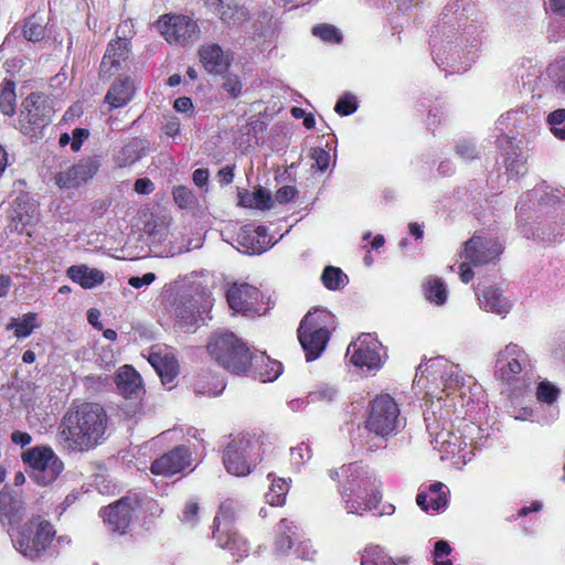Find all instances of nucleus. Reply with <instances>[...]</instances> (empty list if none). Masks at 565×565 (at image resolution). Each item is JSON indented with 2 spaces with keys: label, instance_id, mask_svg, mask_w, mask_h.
Wrapping results in <instances>:
<instances>
[{
  "label": "nucleus",
  "instance_id": "f8f14e48",
  "mask_svg": "<svg viewBox=\"0 0 565 565\" xmlns=\"http://www.w3.org/2000/svg\"><path fill=\"white\" fill-rule=\"evenodd\" d=\"M529 366L530 360L524 349L519 344L509 343L497 353L494 375L502 383L513 385Z\"/></svg>",
  "mask_w": 565,
  "mask_h": 565
},
{
  "label": "nucleus",
  "instance_id": "0e129e2a",
  "mask_svg": "<svg viewBox=\"0 0 565 565\" xmlns=\"http://www.w3.org/2000/svg\"><path fill=\"white\" fill-rule=\"evenodd\" d=\"M297 194V190L296 188L291 186V185H285V186H281L275 194V200L280 203V204H285V203H288L290 202L291 200H294V198L296 196Z\"/></svg>",
  "mask_w": 565,
  "mask_h": 565
},
{
  "label": "nucleus",
  "instance_id": "5701e85b",
  "mask_svg": "<svg viewBox=\"0 0 565 565\" xmlns=\"http://www.w3.org/2000/svg\"><path fill=\"white\" fill-rule=\"evenodd\" d=\"M25 512L24 501L21 495L13 494L11 491L3 489L0 491V522L8 526V532L15 531L21 526Z\"/></svg>",
  "mask_w": 565,
  "mask_h": 565
},
{
  "label": "nucleus",
  "instance_id": "680f3d73",
  "mask_svg": "<svg viewBox=\"0 0 565 565\" xmlns=\"http://www.w3.org/2000/svg\"><path fill=\"white\" fill-rule=\"evenodd\" d=\"M456 153L463 160H471L477 157V149L473 142L461 140L456 146Z\"/></svg>",
  "mask_w": 565,
  "mask_h": 565
},
{
  "label": "nucleus",
  "instance_id": "2f4dec72",
  "mask_svg": "<svg viewBox=\"0 0 565 565\" xmlns=\"http://www.w3.org/2000/svg\"><path fill=\"white\" fill-rule=\"evenodd\" d=\"M67 276L81 287L92 289L105 280L102 270L87 265H74L67 269Z\"/></svg>",
  "mask_w": 565,
  "mask_h": 565
},
{
  "label": "nucleus",
  "instance_id": "c9c22d12",
  "mask_svg": "<svg viewBox=\"0 0 565 565\" xmlns=\"http://www.w3.org/2000/svg\"><path fill=\"white\" fill-rule=\"evenodd\" d=\"M270 480V487L266 493V500L271 507H280L286 501L291 479L276 478L273 473L267 477Z\"/></svg>",
  "mask_w": 565,
  "mask_h": 565
},
{
  "label": "nucleus",
  "instance_id": "09e8293b",
  "mask_svg": "<svg viewBox=\"0 0 565 565\" xmlns=\"http://www.w3.org/2000/svg\"><path fill=\"white\" fill-rule=\"evenodd\" d=\"M312 457L311 449L308 444L300 443L299 445L290 448V465L295 471H300Z\"/></svg>",
  "mask_w": 565,
  "mask_h": 565
},
{
  "label": "nucleus",
  "instance_id": "79ce46f5",
  "mask_svg": "<svg viewBox=\"0 0 565 565\" xmlns=\"http://www.w3.org/2000/svg\"><path fill=\"white\" fill-rule=\"evenodd\" d=\"M424 289L426 298L431 303L441 306L446 302L448 292L441 279L436 277H429L424 285Z\"/></svg>",
  "mask_w": 565,
  "mask_h": 565
},
{
  "label": "nucleus",
  "instance_id": "37998d69",
  "mask_svg": "<svg viewBox=\"0 0 565 565\" xmlns=\"http://www.w3.org/2000/svg\"><path fill=\"white\" fill-rule=\"evenodd\" d=\"M323 286L329 290H339L349 282L348 276L341 268L327 266L321 275Z\"/></svg>",
  "mask_w": 565,
  "mask_h": 565
},
{
  "label": "nucleus",
  "instance_id": "ddd939ff",
  "mask_svg": "<svg viewBox=\"0 0 565 565\" xmlns=\"http://www.w3.org/2000/svg\"><path fill=\"white\" fill-rule=\"evenodd\" d=\"M328 475L339 483L338 491L343 490L348 486L358 492H379L375 476L369 467L361 462H352L343 465L338 469H330Z\"/></svg>",
  "mask_w": 565,
  "mask_h": 565
},
{
  "label": "nucleus",
  "instance_id": "7ed1b4c3",
  "mask_svg": "<svg viewBox=\"0 0 565 565\" xmlns=\"http://www.w3.org/2000/svg\"><path fill=\"white\" fill-rule=\"evenodd\" d=\"M480 43L479 25L468 20L463 13L449 20L444 25L440 38L433 41V52L438 64L456 67L463 64L467 67L472 61L471 49Z\"/></svg>",
  "mask_w": 565,
  "mask_h": 565
},
{
  "label": "nucleus",
  "instance_id": "603ef678",
  "mask_svg": "<svg viewBox=\"0 0 565 565\" xmlns=\"http://www.w3.org/2000/svg\"><path fill=\"white\" fill-rule=\"evenodd\" d=\"M552 134L559 140H565V109H556L547 117Z\"/></svg>",
  "mask_w": 565,
  "mask_h": 565
},
{
  "label": "nucleus",
  "instance_id": "a211bd4d",
  "mask_svg": "<svg viewBox=\"0 0 565 565\" xmlns=\"http://www.w3.org/2000/svg\"><path fill=\"white\" fill-rule=\"evenodd\" d=\"M99 168L97 158L88 157L55 175V183L61 189H73L90 180Z\"/></svg>",
  "mask_w": 565,
  "mask_h": 565
},
{
  "label": "nucleus",
  "instance_id": "20e7f679",
  "mask_svg": "<svg viewBox=\"0 0 565 565\" xmlns=\"http://www.w3.org/2000/svg\"><path fill=\"white\" fill-rule=\"evenodd\" d=\"M206 348L211 358L233 374H246L252 367L253 356L248 347L233 332H215Z\"/></svg>",
  "mask_w": 565,
  "mask_h": 565
},
{
  "label": "nucleus",
  "instance_id": "2eb2a0df",
  "mask_svg": "<svg viewBox=\"0 0 565 565\" xmlns=\"http://www.w3.org/2000/svg\"><path fill=\"white\" fill-rule=\"evenodd\" d=\"M131 28L130 20H126L118 25V38L108 44L100 63V74L103 76L110 77L126 65L130 53L128 35L131 33Z\"/></svg>",
  "mask_w": 565,
  "mask_h": 565
},
{
  "label": "nucleus",
  "instance_id": "aec40b11",
  "mask_svg": "<svg viewBox=\"0 0 565 565\" xmlns=\"http://www.w3.org/2000/svg\"><path fill=\"white\" fill-rule=\"evenodd\" d=\"M137 502L130 498H122L116 503L104 508L100 515L110 531L125 533L128 529Z\"/></svg>",
  "mask_w": 565,
  "mask_h": 565
},
{
  "label": "nucleus",
  "instance_id": "f257e3e1",
  "mask_svg": "<svg viewBox=\"0 0 565 565\" xmlns=\"http://www.w3.org/2000/svg\"><path fill=\"white\" fill-rule=\"evenodd\" d=\"M426 379L429 383L424 419L431 444L440 452L441 460H448L460 469L472 459L473 447L468 444L467 437L460 431H452L450 426L452 416L462 417L458 408L468 407L471 398L465 399L476 386L471 376L461 373L458 365L443 356L429 359L417 367L415 380L420 383Z\"/></svg>",
  "mask_w": 565,
  "mask_h": 565
},
{
  "label": "nucleus",
  "instance_id": "6ab92c4d",
  "mask_svg": "<svg viewBox=\"0 0 565 565\" xmlns=\"http://www.w3.org/2000/svg\"><path fill=\"white\" fill-rule=\"evenodd\" d=\"M259 297V290L246 282H234L226 291L230 308L234 312L243 315L257 310Z\"/></svg>",
  "mask_w": 565,
  "mask_h": 565
},
{
  "label": "nucleus",
  "instance_id": "ea45409f",
  "mask_svg": "<svg viewBox=\"0 0 565 565\" xmlns=\"http://www.w3.org/2000/svg\"><path fill=\"white\" fill-rule=\"evenodd\" d=\"M239 204L244 207L267 210L271 206V196L268 191L259 188L254 192L241 194Z\"/></svg>",
  "mask_w": 565,
  "mask_h": 565
},
{
  "label": "nucleus",
  "instance_id": "a18cd8bd",
  "mask_svg": "<svg viewBox=\"0 0 565 565\" xmlns=\"http://www.w3.org/2000/svg\"><path fill=\"white\" fill-rule=\"evenodd\" d=\"M236 508L237 503L232 499H227L224 502H222L218 509V513L214 519V531H217L222 525L224 529L233 527L232 521L234 519Z\"/></svg>",
  "mask_w": 565,
  "mask_h": 565
},
{
  "label": "nucleus",
  "instance_id": "473e14b6",
  "mask_svg": "<svg viewBox=\"0 0 565 565\" xmlns=\"http://www.w3.org/2000/svg\"><path fill=\"white\" fill-rule=\"evenodd\" d=\"M252 366H254V375L264 383L275 381L282 372L280 362L271 360L263 353L253 358Z\"/></svg>",
  "mask_w": 565,
  "mask_h": 565
},
{
  "label": "nucleus",
  "instance_id": "39448f33",
  "mask_svg": "<svg viewBox=\"0 0 565 565\" xmlns=\"http://www.w3.org/2000/svg\"><path fill=\"white\" fill-rule=\"evenodd\" d=\"M56 531L54 526L41 516H34L23 525L11 531L14 548L31 561L41 559L49 555Z\"/></svg>",
  "mask_w": 565,
  "mask_h": 565
},
{
  "label": "nucleus",
  "instance_id": "8fccbe9b",
  "mask_svg": "<svg viewBox=\"0 0 565 565\" xmlns=\"http://www.w3.org/2000/svg\"><path fill=\"white\" fill-rule=\"evenodd\" d=\"M45 28L43 19L36 15L29 18L23 28V35L28 41L36 42L44 38Z\"/></svg>",
  "mask_w": 565,
  "mask_h": 565
},
{
  "label": "nucleus",
  "instance_id": "4468645a",
  "mask_svg": "<svg viewBox=\"0 0 565 565\" xmlns=\"http://www.w3.org/2000/svg\"><path fill=\"white\" fill-rule=\"evenodd\" d=\"M158 30L169 43L188 44L200 38L195 20L184 14H166L158 20Z\"/></svg>",
  "mask_w": 565,
  "mask_h": 565
},
{
  "label": "nucleus",
  "instance_id": "3c124183",
  "mask_svg": "<svg viewBox=\"0 0 565 565\" xmlns=\"http://www.w3.org/2000/svg\"><path fill=\"white\" fill-rule=\"evenodd\" d=\"M547 75L556 84L557 90L565 94V56L550 64Z\"/></svg>",
  "mask_w": 565,
  "mask_h": 565
},
{
  "label": "nucleus",
  "instance_id": "c756f323",
  "mask_svg": "<svg viewBox=\"0 0 565 565\" xmlns=\"http://www.w3.org/2000/svg\"><path fill=\"white\" fill-rule=\"evenodd\" d=\"M115 382L119 393L126 397H138L142 391L141 376L130 365H124L117 371Z\"/></svg>",
  "mask_w": 565,
  "mask_h": 565
},
{
  "label": "nucleus",
  "instance_id": "774afa93",
  "mask_svg": "<svg viewBox=\"0 0 565 565\" xmlns=\"http://www.w3.org/2000/svg\"><path fill=\"white\" fill-rule=\"evenodd\" d=\"M154 279H156V275L153 273H147L141 277H138V276L130 277L128 280V284L136 289H140L142 287H146V286H149L150 284H152L154 281Z\"/></svg>",
  "mask_w": 565,
  "mask_h": 565
},
{
  "label": "nucleus",
  "instance_id": "bf43d9fd",
  "mask_svg": "<svg viewBox=\"0 0 565 565\" xmlns=\"http://www.w3.org/2000/svg\"><path fill=\"white\" fill-rule=\"evenodd\" d=\"M358 108L355 96L347 94L339 98L335 104L334 110L341 116H349Z\"/></svg>",
  "mask_w": 565,
  "mask_h": 565
},
{
  "label": "nucleus",
  "instance_id": "9b49d317",
  "mask_svg": "<svg viewBox=\"0 0 565 565\" xmlns=\"http://www.w3.org/2000/svg\"><path fill=\"white\" fill-rule=\"evenodd\" d=\"M347 356L362 371L375 372L383 366L385 353L375 334L363 333L349 344Z\"/></svg>",
  "mask_w": 565,
  "mask_h": 565
},
{
  "label": "nucleus",
  "instance_id": "58836bf2",
  "mask_svg": "<svg viewBox=\"0 0 565 565\" xmlns=\"http://www.w3.org/2000/svg\"><path fill=\"white\" fill-rule=\"evenodd\" d=\"M17 109L15 84L10 79H4L0 86V111L4 116H13Z\"/></svg>",
  "mask_w": 565,
  "mask_h": 565
},
{
  "label": "nucleus",
  "instance_id": "f03ea898",
  "mask_svg": "<svg viewBox=\"0 0 565 565\" xmlns=\"http://www.w3.org/2000/svg\"><path fill=\"white\" fill-rule=\"evenodd\" d=\"M107 422V415L100 405L81 404L64 415L58 428V438L70 450L87 451L102 443Z\"/></svg>",
  "mask_w": 565,
  "mask_h": 565
},
{
  "label": "nucleus",
  "instance_id": "f704fd0d",
  "mask_svg": "<svg viewBox=\"0 0 565 565\" xmlns=\"http://www.w3.org/2000/svg\"><path fill=\"white\" fill-rule=\"evenodd\" d=\"M558 396L559 388L552 382L543 380L537 384L535 398L541 405L546 407V409L542 412L543 414H547L551 409H556L558 412L556 405Z\"/></svg>",
  "mask_w": 565,
  "mask_h": 565
},
{
  "label": "nucleus",
  "instance_id": "5fc2aeb1",
  "mask_svg": "<svg viewBox=\"0 0 565 565\" xmlns=\"http://www.w3.org/2000/svg\"><path fill=\"white\" fill-rule=\"evenodd\" d=\"M312 33L328 43H339L342 40L340 31L331 24H319L312 29Z\"/></svg>",
  "mask_w": 565,
  "mask_h": 565
},
{
  "label": "nucleus",
  "instance_id": "4c0bfd02",
  "mask_svg": "<svg viewBox=\"0 0 565 565\" xmlns=\"http://www.w3.org/2000/svg\"><path fill=\"white\" fill-rule=\"evenodd\" d=\"M361 565H396L384 547L371 544L364 547L361 553Z\"/></svg>",
  "mask_w": 565,
  "mask_h": 565
},
{
  "label": "nucleus",
  "instance_id": "e433bc0d",
  "mask_svg": "<svg viewBox=\"0 0 565 565\" xmlns=\"http://www.w3.org/2000/svg\"><path fill=\"white\" fill-rule=\"evenodd\" d=\"M40 323L38 321V315L34 312H28L19 318H12L7 324V330L13 331L14 335L19 339L28 338L33 330L38 329Z\"/></svg>",
  "mask_w": 565,
  "mask_h": 565
},
{
  "label": "nucleus",
  "instance_id": "6e6d98bb",
  "mask_svg": "<svg viewBox=\"0 0 565 565\" xmlns=\"http://www.w3.org/2000/svg\"><path fill=\"white\" fill-rule=\"evenodd\" d=\"M338 395V391L334 386L329 384H323L317 387L315 391L310 392L308 395V401L311 403L323 402L329 403L332 402Z\"/></svg>",
  "mask_w": 565,
  "mask_h": 565
},
{
  "label": "nucleus",
  "instance_id": "dca6fc26",
  "mask_svg": "<svg viewBox=\"0 0 565 565\" xmlns=\"http://www.w3.org/2000/svg\"><path fill=\"white\" fill-rule=\"evenodd\" d=\"M51 116V108L46 106L43 95L38 93L30 94L22 102V110L20 114V121L22 131L26 135L35 132L49 124Z\"/></svg>",
  "mask_w": 565,
  "mask_h": 565
},
{
  "label": "nucleus",
  "instance_id": "6e6552de",
  "mask_svg": "<svg viewBox=\"0 0 565 565\" xmlns=\"http://www.w3.org/2000/svg\"><path fill=\"white\" fill-rule=\"evenodd\" d=\"M405 426L397 403L388 394L376 396L370 404L366 428L381 437L387 438L399 433Z\"/></svg>",
  "mask_w": 565,
  "mask_h": 565
},
{
  "label": "nucleus",
  "instance_id": "72a5a7b5",
  "mask_svg": "<svg viewBox=\"0 0 565 565\" xmlns=\"http://www.w3.org/2000/svg\"><path fill=\"white\" fill-rule=\"evenodd\" d=\"M296 529V525L286 519H282L278 523L274 542L275 552L277 554L284 555L291 548Z\"/></svg>",
  "mask_w": 565,
  "mask_h": 565
},
{
  "label": "nucleus",
  "instance_id": "b1692460",
  "mask_svg": "<svg viewBox=\"0 0 565 565\" xmlns=\"http://www.w3.org/2000/svg\"><path fill=\"white\" fill-rule=\"evenodd\" d=\"M237 249L249 255L262 254L270 246V238L264 226H243L237 234Z\"/></svg>",
  "mask_w": 565,
  "mask_h": 565
},
{
  "label": "nucleus",
  "instance_id": "4d7b16f0",
  "mask_svg": "<svg viewBox=\"0 0 565 565\" xmlns=\"http://www.w3.org/2000/svg\"><path fill=\"white\" fill-rule=\"evenodd\" d=\"M513 156L514 157H511V154L508 153L505 158L507 171L513 177L524 174L526 171L525 158L522 154H518L515 151H513Z\"/></svg>",
  "mask_w": 565,
  "mask_h": 565
},
{
  "label": "nucleus",
  "instance_id": "e2e57ef3",
  "mask_svg": "<svg viewBox=\"0 0 565 565\" xmlns=\"http://www.w3.org/2000/svg\"><path fill=\"white\" fill-rule=\"evenodd\" d=\"M72 544V539L67 534H61L58 536L55 535L54 541L52 543L50 555L58 554L61 551L70 547Z\"/></svg>",
  "mask_w": 565,
  "mask_h": 565
},
{
  "label": "nucleus",
  "instance_id": "423d86ee",
  "mask_svg": "<svg viewBox=\"0 0 565 565\" xmlns=\"http://www.w3.org/2000/svg\"><path fill=\"white\" fill-rule=\"evenodd\" d=\"M334 329L335 318L326 309H315L303 317L298 328V339L308 362L321 355Z\"/></svg>",
  "mask_w": 565,
  "mask_h": 565
},
{
  "label": "nucleus",
  "instance_id": "1a4fd4ad",
  "mask_svg": "<svg viewBox=\"0 0 565 565\" xmlns=\"http://www.w3.org/2000/svg\"><path fill=\"white\" fill-rule=\"evenodd\" d=\"M502 245L495 238L473 236L466 245L460 257L463 259L459 266L460 279L467 284L473 278L469 264L482 266L495 262L501 255Z\"/></svg>",
  "mask_w": 565,
  "mask_h": 565
},
{
  "label": "nucleus",
  "instance_id": "393cba45",
  "mask_svg": "<svg viewBox=\"0 0 565 565\" xmlns=\"http://www.w3.org/2000/svg\"><path fill=\"white\" fill-rule=\"evenodd\" d=\"M341 503L348 514L362 516L365 512L374 509L381 500L380 492H358L345 486L339 491Z\"/></svg>",
  "mask_w": 565,
  "mask_h": 565
},
{
  "label": "nucleus",
  "instance_id": "13d9d810",
  "mask_svg": "<svg viewBox=\"0 0 565 565\" xmlns=\"http://www.w3.org/2000/svg\"><path fill=\"white\" fill-rule=\"evenodd\" d=\"M451 547L446 541H437L434 550V563L435 565H452L449 555Z\"/></svg>",
  "mask_w": 565,
  "mask_h": 565
},
{
  "label": "nucleus",
  "instance_id": "69168bd1",
  "mask_svg": "<svg viewBox=\"0 0 565 565\" xmlns=\"http://www.w3.org/2000/svg\"><path fill=\"white\" fill-rule=\"evenodd\" d=\"M89 136V131L87 129H84V128H76L73 130L72 132V142H71V148L74 152H77L84 140L87 139Z\"/></svg>",
  "mask_w": 565,
  "mask_h": 565
},
{
  "label": "nucleus",
  "instance_id": "49530a36",
  "mask_svg": "<svg viewBox=\"0 0 565 565\" xmlns=\"http://www.w3.org/2000/svg\"><path fill=\"white\" fill-rule=\"evenodd\" d=\"M201 519V508L200 503L195 499L188 500L180 514V522L186 527H194Z\"/></svg>",
  "mask_w": 565,
  "mask_h": 565
},
{
  "label": "nucleus",
  "instance_id": "052dcab7",
  "mask_svg": "<svg viewBox=\"0 0 565 565\" xmlns=\"http://www.w3.org/2000/svg\"><path fill=\"white\" fill-rule=\"evenodd\" d=\"M311 159L315 161V167L320 171H326L330 164V154L323 148L317 147L311 150Z\"/></svg>",
  "mask_w": 565,
  "mask_h": 565
},
{
  "label": "nucleus",
  "instance_id": "9d476101",
  "mask_svg": "<svg viewBox=\"0 0 565 565\" xmlns=\"http://www.w3.org/2000/svg\"><path fill=\"white\" fill-rule=\"evenodd\" d=\"M21 457L31 469V478L40 486L53 483L64 469L62 460L47 446L28 449L22 452Z\"/></svg>",
  "mask_w": 565,
  "mask_h": 565
},
{
  "label": "nucleus",
  "instance_id": "864d4df0",
  "mask_svg": "<svg viewBox=\"0 0 565 565\" xmlns=\"http://www.w3.org/2000/svg\"><path fill=\"white\" fill-rule=\"evenodd\" d=\"M172 195L175 204L181 209H191L196 203V198L193 192L184 185L175 186L172 191Z\"/></svg>",
  "mask_w": 565,
  "mask_h": 565
},
{
  "label": "nucleus",
  "instance_id": "bb28decb",
  "mask_svg": "<svg viewBox=\"0 0 565 565\" xmlns=\"http://www.w3.org/2000/svg\"><path fill=\"white\" fill-rule=\"evenodd\" d=\"M201 63L209 73L225 72L232 61L230 52H224L217 44H204L199 51Z\"/></svg>",
  "mask_w": 565,
  "mask_h": 565
},
{
  "label": "nucleus",
  "instance_id": "cd10ccee",
  "mask_svg": "<svg viewBox=\"0 0 565 565\" xmlns=\"http://www.w3.org/2000/svg\"><path fill=\"white\" fill-rule=\"evenodd\" d=\"M446 487L441 482L431 483L427 489L420 490L416 502L427 513H436L447 505Z\"/></svg>",
  "mask_w": 565,
  "mask_h": 565
},
{
  "label": "nucleus",
  "instance_id": "a878e982",
  "mask_svg": "<svg viewBox=\"0 0 565 565\" xmlns=\"http://www.w3.org/2000/svg\"><path fill=\"white\" fill-rule=\"evenodd\" d=\"M213 537L217 545L226 550L236 561L246 557L249 553L248 542L234 527L224 529L222 525L213 532Z\"/></svg>",
  "mask_w": 565,
  "mask_h": 565
},
{
  "label": "nucleus",
  "instance_id": "f3484780",
  "mask_svg": "<svg viewBox=\"0 0 565 565\" xmlns=\"http://www.w3.org/2000/svg\"><path fill=\"white\" fill-rule=\"evenodd\" d=\"M161 379V382L169 390L172 388L174 379L179 373V364L171 349L164 345H154L142 352Z\"/></svg>",
  "mask_w": 565,
  "mask_h": 565
},
{
  "label": "nucleus",
  "instance_id": "7c9ffc66",
  "mask_svg": "<svg viewBox=\"0 0 565 565\" xmlns=\"http://www.w3.org/2000/svg\"><path fill=\"white\" fill-rule=\"evenodd\" d=\"M136 92L135 83L129 77L119 78L109 87L105 102L110 108H120L126 106L134 97Z\"/></svg>",
  "mask_w": 565,
  "mask_h": 565
},
{
  "label": "nucleus",
  "instance_id": "c85d7f7f",
  "mask_svg": "<svg viewBox=\"0 0 565 565\" xmlns=\"http://www.w3.org/2000/svg\"><path fill=\"white\" fill-rule=\"evenodd\" d=\"M206 4L228 25L239 24L247 18L245 9L238 7L233 0H206Z\"/></svg>",
  "mask_w": 565,
  "mask_h": 565
},
{
  "label": "nucleus",
  "instance_id": "de8ad7c7",
  "mask_svg": "<svg viewBox=\"0 0 565 565\" xmlns=\"http://www.w3.org/2000/svg\"><path fill=\"white\" fill-rule=\"evenodd\" d=\"M142 151L138 141H132L121 148L116 157L119 167L130 166L142 157Z\"/></svg>",
  "mask_w": 565,
  "mask_h": 565
},
{
  "label": "nucleus",
  "instance_id": "a19ab883",
  "mask_svg": "<svg viewBox=\"0 0 565 565\" xmlns=\"http://www.w3.org/2000/svg\"><path fill=\"white\" fill-rule=\"evenodd\" d=\"M516 420H530L543 425L551 424L558 417L556 409H551L547 414H543L539 408L523 407L516 411L513 415Z\"/></svg>",
  "mask_w": 565,
  "mask_h": 565
},
{
  "label": "nucleus",
  "instance_id": "0eeeda50",
  "mask_svg": "<svg viewBox=\"0 0 565 565\" xmlns=\"http://www.w3.org/2000/svg\"><path fill=\"white\" fill-rule=\"evenodd\" d=\"M258 439L249 435H237L227 444L223 462L228 473L237 477L248 476L262 460Z\"/></svg>",
  "mask_w": 565,
  "mask_h": 565
},
{
  "label": "nucleus",
  "instance_id": "338daca9",
  "mask_svg": "<svg viewBox=\"0 0 565 565\" xmlns=\"http://www.w3.org/2000/svg\"><path fill=\"white\" fill-rule=\"evenodd\" d=\"M223 88L232 96L237 97L242 90V84L237 76H227L223 83Z\"/></svg>",
  "mask_w": 565,
  "mask_h": 565
},
{
  "label": "nucleus",
  "instance_id": "412c9836",
  "mask_svg": "<svg viewBox=\"0 0 565 565\" xmlns=\"http://www.w3.org/2000/svg\"><path fill=\"white\" fill-rule=\"evenodd\" d=\"M479 307L502 318H505L512 310L514 301L505 295L504 290L498 286H487L477 292Z\"/></svg>",
  "mask_w": 565,
  "mask_h": 565
},
{
  "label": "nucleus",
  "instance_id": "4be33fe9",
  "mask_svg": "<svg viewBox=\"0 0 565 565\" xmlns=\"http://www.w3.org/2000/svg\"><path fill=\"white\" fill-rule=\"evenodd\" d=\"M192 462L191 452L184 446H178L164 454L151 465V472L157 476H172L188 468Z\"/></svg>",
  "mask_w": 565,
  "mask_h": 565
},
{
  "label": "nucleus",
  "instance_id": "c03bdc74",
  "mask_svg": "<svg viewBox=\"0 0 565 565\" xmlns=\"http://www.w3.org/2000/svg\"><path fill=\"white\" fill-rule=\"evenodd\" d=\"M38 221V207L31 204L24 212L21 210H14L12 215V222L14 223V230L19 233H28L29 227Z\"/></svg>",
  "mask_w": 565,
  "mask_h": 565
}]
</instances>
